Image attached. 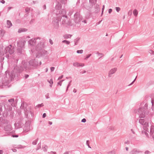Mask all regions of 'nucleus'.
<instances>
[{"label": "nucleus", "instance_id": "f257e3e1", "mask_svg": "<svg viewBox=\"0 0 154 154\" xmlns=\"http://www.w3.org/2000/svg\"><path fill=\"white\" fill-rule=\"evenodd\" d=\"M29 69H30V67L29 62H26L25 61H23L19 67L16 66L14 67L12 71L8 72V76L7 73V71H6L5 72L6 76L7 78L8 79L9 81H11L16 76L19 78L20 73L23 71H26Z\"/></svg>", "mask_w": 154, "mask_h": 154}, {"label": "nucleus", "instance_id": "f03ea898", "mask_svg": "<svg viewBox=\"0 0 154 154\" xmlns=\"http://www.w3.org/2000/svg\"><path fill=\"white\" fill-rule=\"evenodd\" d=\"M66 11L64 9H62L61 10H57L56 14V17L59 19L62 20L61 23L62 24L66 23V21H68V17L66 15Z\"/></svg>", "mask_w": 154, "mask_h": 154}, {"label": "nucleus", "instance_id": "7ed1b4c3", "mask_svg": "<svg viewBox=\"0 0 154 154\" xmlns=\"http://www.w3.org/2000/svg\"><path fill=\"white\" fill-rule=\"evenodd\" d=\"M14 52V48L12 47L11 45H10L8 46L5 48L4 51H2L0 50V54L3 56L5 54L9 53L10 55L13 54Z\"/></svg>", "mask_w": 154, "mask_h": 154}, {"label": "nucleus", "instance_id": "20e7f679", "mask_svg": "<svg viewBox=\"0 0 154 154\" xmlns=\"http://www.w3.org/2000/svg\"><path fill=\"white\" fill-rule=\"evenodd\" d=\"M148 105L145 104L143 107L140 108L138 110V113L139 115V117L144 118L145 117L146 112L147 108Z\"/></svg>", "mask_w": 154, "mask_h": 154}, {"label": "nucleus", "instance_id": "39448f33", "mask_svg": "<svg viewBox=\"0 0 154 154\" xmlns=\"http://www.w3.org/2000/svg\"><path fill=\"white\" fill-rule=\"evenodd\" d=\"M30 66L34 68H36L42 64L41 61L38 63V60L36 59H32L29 61Z\"/></svg>", "mask_w": 154, "mask_h": 154}, {"label": "nucleus", "instance_id": "423d86ee", "mask_svg": "<svg viewBox=\"0 0 154 154\" xmlns=\"http://www.w3.org/2000/svg\"><path fill=\"white\" fill-rule=\"evenodd\" d=\"M62 20L59 19L57 17H54L52 19L51 24L53 28L55 29H58L59 27V22L62 21Z\"/></svg>", "mask_w": 154, "mask_h": 154}, {"label": "nucleus", "instance_id": "0eeeda50", "mask_svg": "<svg viewBox=\"0 0 154 154\" xmlns=\"http://www.w3.org/2000/svg\"><path fill=\"white\" fill-rule=\"evenodd\" d=\"M82 17L79 12H76L74 15V20L75 23H78L82 20Z\"/></svg>", "mask_w": 154, "mask_h": 154}, {"label": "nucleus", "instance_id": "6e6552de", "mask_svg": "<svg viewBox=\"0 0 154 154\" xmlns=\"http://www.w3.org/2000/svg\"><path fill=\"white\" fill-rule=\"evenodd\" d=\"M40 39L41 38L40 37H37L34 38V39H31L28 41V44L32 46H34L37 44L36 40L39 39L40 40Z\"/></svg>", "mask_w": 154, "mask_h": 154}, {"label": "nucleus", "instance_id": "1a4fd4ad", "mask_svg": "<svg viewBox=\"0 0 154 154\" xmlns=\"http://www.w3.org/2000/svg\"><path fill=\"white\" fill-rule=\"evenodd\" d=\"M47 51L45 50H42L41 52H38L36 56V57L39 58L44 57L45 55L47 54Z\"/></svg>", "mask_w": 154, "mask_h": 154}, {"label": "nucleus", "instance_id": "9d476101", "mask_svg": "<svg viewBox=\"0 0 154 154\" xmlns=\"http://www.w3.org/2000/svg\"><path fill=\"white\" fill-rule=\"evenodd\" d=\"M31 108L30 106H28L27 108L26 109H25L24 111V112L25 115H26V116H28V115L29 114H30L32 116V113L30 110Z\"/></svg>", "mask_w": 154, "mask_h": 154}, {"label": "nucleus", "instance_id": "9b49d317", "mask_svg": "<svg viewBox=\"0 0 154 154\" xmlns=\"http://www.w3.org/2000/svg\"><path fill=\"white\" fill-rule=\"evenodd\" d=\"M30 130V125L29 123L26 122L23 128V131L27 132Z\"/></svg>", "mask_w": 154, "mask_h": 154}, {"label": "nucleus", "instance_id": "f8f14e48", "mask_svg": "<svg viewBox=\"0 0 154 154\" xmlns=\"http://www.w3.org/2000/svg\"><path fill=\"white\" fill-rule=\"evenodd\" d=\"M62 5L59 2H57L56 5L55 6V8L56 10H59L62 9Z\"/></svg>", "mask_w": 154, "mask_h": 154}, {"label": "nucleus", "instance_id": "ddd939ff", "mask_svg": "<svg viewBox=\"0 0 154 154\" xmlns=\"http://www.w3.org/2000/svg\"><path fill=\"white\" fill-rule=\"evenodd\" d=\"M117 69L116 68H114L111 69L109 72L108 77H111V75L117 71Z\"/></svg>", "mask_w": 154, "mask_h": 154}, {"label": "nucleus", "instance_id": "4468645a", "mask_svg": "<svg viewBox=\"0 0 154 154\" xmlns=\"http://www.w3.org/2000/svg\"><path fill=\"white\" fill-rule=\"evenodd\" d=\"M142 152L141 151L137 150L136 149H134L130 152V154H137Z\"/></svg>", "mask_w": 154, "mask_h": 154}, {"label": "nucleus", "instance_id": "2eb2a0df", "mask_svg": "<svg viewBox=\"0 0 154 154\" xmlns=\"http://www.w3.org/2000/svg\"><path fill=\"white\" fill-rule=\"evenodd\" d=\"M154 128L153 126H151L150 130V134L152 135V138L154 140Z\"/></svg>", "mask_w": 154, "mask_h": 154}, {"label": "nucleus", "instance_id": "dca6fc26", "mask_svg": "<svg viewBox=\"0 0 154 154\" xmlns=\"http://www.w3.org/2000/svg\"><path fill=\"white\" fill-rule=\"evenodd\" d=\"M89 3L91 6V8L93 5H95L97 2V0H89Z\"/></svg>", "mask_w": 154, "mask_h": 154}, {"label": "nucleus", "instance_id": "f3484780", "mask_svg": "<svg viewBox=\"0 0 154 154\" xmlns=\"http://www.w3.org/2000/svg\"><path fill=\"white\" fill-rule=\"evenodd\" d=\"M17 45L18 47L23 48V43L21 41H19L17 42Z\"/></svg>", "mask_w": 154, "mask_h": 154}, {"label": "nucleus", "instance_id": "a211bd4d", "mask_svg": "<svg viewBox=\"0 0 154 154\" xmlns=\"http://www.w3.org/2000/svg\"><path fill=\"white\" fill-rule=\"evenodd\" d=\"M26 106H25V104L24 102H23L21 103V106L20 107V108L21 109H23L24 111V110L25 109H26L27 108L28 106H26Z\"/></svg>", "mask_w": 154, "mask_h": 154}, {"label": "nucleus", "instance_id": "6ab92c4d", "mask_svg": "<svg viewBox=\"0 0 154 154\" xmlns=\"http://www.w3.org/2000/svg\"><path fill=\"white\" fill-rule=\"evenodd\" d=\"M80 39V38L78 37L76 38L74 40V45H78L79 40Z\"/></svg>", "mask_w": 154, "mask_h": 154}, {"label": "nucleus", "instance_id": "aec40b11", "mask_svg": "<svg viewBox=\"0 0 154 154\" xmlns=\"http://www.w3.org/2000/svg\"><path fill=\"white\" fill-rule=\"evenodd\" d=\"M23 48L22 47H18L17 49V53L19 54H21L22 53Z\"/></svg>", "mask_w": 154, "mask_h": 154}, {"label": "nucleus", "instance_id": "412c9836", "mask_svg": "<svg viewBox=\"0 0 154 154\" xmlns=\"http://www.w3.org/2000/svg\"><path fill=\"white\" fill-rule=\"evenodd\" d=\"M27 31V29L25 28H20L19 29L18 32L20 33L23 32H25Z\"/></svg>", "mask_w": 154, "mask_h": 154}, {"label": "nucleus", "instance_id": "4be33fe9", "mask_svg": "<svg viewBox=\"0 0 154 154\" xmlns=\"http://www.w3.org/2000/svg\"><path fill=\"white\" fill-rule=\"evenodd\" d=\"M47 81L50 84V86L51 87L53 83V80L52 79H50V80H48Z\"/></svg>", "mask_w": 154, "mask_h": 154}, {"label": "nucleus", "instance_id": "5701e85b", "mask_svg": "<svg viewBox=\"0 0 154 154\" xmlns=\"http://www.w3.org/2000/svg\"><path fill=\"white\" fill-rule=\"evenodd\" d=\"M72 36V35L70 34H65L64 36V37L65 39H67L71 38Z\"/></svg>", "mask_w": 154, "mask_h": 154}, {"label": "nucleus", "instance_id": "b1692460", "mask_svg": "<svg viewBox=\"0 0 154 154\" xmlns=\"http://www.w3.org/2000/svg\"><path fill=\"white\" fill-rule=\"evenodd\" d=\"M7 24L8 26V27L9 28H10L11 26H12V23L10 20H7Z\"/></svg>", "mask_w": 154, "mask_h": 154}, {"label": "nucleus", "instance_id": "393cba45", "mask_svg": "<svg viewBox=\"0 0 154 154\" xmlns=\"http://www.w3.org/2000/svg\"><path fill=\"white\" fill-rule=\"evenodd\" d=\"M66 3V0H61L60 1V3H61V4H62V5L63 7H64Z\"/></svg>", "mask_w": 154, "mask_h": 154}, {"label": "nucleus", "instance_id": "a878e982", "mask_svg": "<svg viewBox=\"0 0 154 154\" xmlns=\"http://www.w3.org/2000/svg\"><path fill=\"white\" fill-rule=\"evenodd\" d=\"M99 5H98V4H97L96 5L95 7V9H97V10H95V13H97L98 12L97 10H99Z\"/></svg>", "mask_w": 154, "mask_h": 154}, {"label": "nucleus", "instance_id": "bb28decb", "mask_svg": "<svg viewBox=\"0 0 154 154\" xmlns=\"http://www.w3.org/2000/svg\"><path fill=\"white\" fill-rule=\"evenodd\" d=\"M144 120L143 119H140L139 120V122L142 125H143L144 122Z\"/></svg>", "mask_w": 154, "mask_h": 154}, {"label": "nucleus", "instance_id": "cd10ccee", "mask_svg": "<svg viewBox=\"0 0 154 154\" xmlns=\"http://www.w3.org/2000/svg\"><path fill=\"white\" fill-rule=\"evenodd\" d=\"M138 11L137 10L135 9L133 11V14L135 16H137L138 14Z\"/></svg>", "mask_w": 154, "mask_h": 154}, {"label": "nucleus", "instance_id": "c85d7f7f", "mask_svg": "<svg viewBox=\"0 0 154 154\" xmlns=\"http://www.w3.org/2000/svg\"><path fill=\"white\" fill-rule=\"evenodd\" d=\"M41 148V142H40L39 143H38L37 145V147L36 149V150H39V149H40Z\"/></svg>", "mask_w": 154, "mask_h": 154}, {"label": "nucleus", "instance_id": "c756f323", "mask_svg": "<svg viewBox=\"0 0 154 154\" xmlns=\"http://www.w3.org/2000/svg\"><path fill=\"white\" fill-rule=\"evenodd\" d=\"M62 42L63 43H65L67 45H69L70 43L69 41L65 40H63Z\"/></svg>", "mask_w": 154, "mask_h": 154}, {"label": "nucleus", "instance_id": "7c9ffc66", "mask_svg": "<svg viewBox=\"0 0 154 154\" xmlns=\"http://www.w3.org/2000/svg\"><path fill=\"white\" fill-rule=\"evenodd\" d=\"M38 138H37L35 140L33 141L32 142V144L33 145H35L37 143V142L38 141Z\"/></svg>", "mask_w": 154, "mask_h": 154}, {"label": "nucleus", "instance_id": "2f4dec72", "mask_svg": "<svg viewBox=\"0 0 154 154\" xmlns=\"http://www.w3.org/2000/svg\"><path fill=\"white\" fill-rule=\"evenodd\" d=\"M73 66L75 67H79V63L76 62L73 63Z\"/></svg>", "mask_w": 154, "mask_h": 154}, {"label": "nucleus", "instance_id": "473e14b6", "mask_svg": "<svg viewBox=\"0 0 154 154\" xmlns=\"http://www.w3.org/2000/svg\"><path fill=\"white\" fill-rule=\"evenodd\" d=\"M4 119L3 117H0V121L2 122L3 123H4L5 122H4Z\"/></svg>", "mask_w": 154, "mask_h": 154}, {"label": "nucleus", "instance_id": "72a5a7b5", "mask_svg": "<svg viewBox=\"0 0 154 154\" xmlns=\"http://www.w3.org/2000/svg\"><path fill=\"white\" fill-rule=\"evenodd\" d=\"M48 147V146L47 145H45L44 147H42V148L43 149V151L45 152H46L47 151V148Z\"/></svg>", "mask_w": 154, "mask_h": 154}, {"label": "nucleus", "instance_id": "f704fd0d", "mask_svg": "<svg viewBox=\"0 0 154 154\" xmlns=\"http://www.w3.org/2000/svg\"><path fill=\"white\" fill-rule=\"evenodd\" d=\"M44 106V105L42 103L41 104H38L36 106V107H38V108L41 107H42Z\"/></svg>", "mask_w": 154, "mask_h": 154}, {"label": "nucleus", "instance_id": "c9c22d12", "mask_svg": "<svg viewBox=\"0 0 154 154\" xmlns=\"http://www.w3.org/2000/svg\"><path fill=\"white\" fill-rule=\"evenodd\" d=\"M76 52L78 54H82L83 52L82 50H78Z\"/></svg>", "mask_w": 154, "mask_h": 154}, {"label": "nucleus", "instance_id": "e433bc0d", "mask_svg": "<svg viewBox=\"0 0 154 154\" xmlns=\"http://www.w3.org/2000/svg\"><path fill=\"white\" fill-rule=\"evenodd\" d=\"M91 54H90L87 55L86 57L85 58V60H87L88 58L91 56Z\"/></svg>", "mask_w": 154, "mask_h": 154}, {"label": "nucleus", "instance_id": "4c0bfd02", "mask_svg": "<svg viewBox=\"0 0 154 154\" xmlns=\"http://www.w3.org/2000/svg\"><path fill=\"white\" fill-rule=\"evenodd\" d=\"M64 80H62L57 83V85L61 86L62 85V82L64 81Z\"/></svg>", "mask_w": 154, "mask_h": 154}, {"label": "nucleus", "instance_id": "58836bf2", "mask_svg": "<svg viewBox=\"0 0 154 154\" xmlns=\"http://www.w3.org/2000/svg\"><path fill=\"white\" fill-rule=\"evenodd\" d=\"M89 140H87L86 141V144L88 146V147L89 148H91V146H90V145H89Z\"/></svg>", "mask_w": 154, "mask_h": 154}, {"label": "nucleus", "instance_id": "ea45409f", "mask_svg": "<svg viewBox=\"0 0 154 154\" xmlns=\"http://www.w3.org/2000/svg\"><path fill=\"white\" fill-rule=\"evenodd\" d=\"M14 98H12L10 99H9L8 100V101L9 102H13L14 101Z\"/></svg>", "mask_w": 154, "mask_h": 154}, {"label": "nucleus", "instance_id": "a19ab883", "mask_svg": "<svg viewBox=\"0 0 154 154\" xmlns=\"http://www.w3.org/2000/svg\"><path fill=\"white\" fill-rule=\"evenodd\" d=\"M3 104H0V111L2 112V107H3Z\"/></svg>", "mask_w": 154, "mask_h": 154}, {"label": "nucleus", "instance_id": "79ce46f5", "mask_svg": "<svg viewBox=\"0 0 154 154\" xmlns=\"http://www.w3.org/2000/svg\"><path fill=\"white\" fill-rule=\"evenodd\" d=\"M120 8L119 7H116V10L117 12H119L120 10Z\"/></svg>", "mask_w": 154, "mask_h": 154}, {"label": "nucleus", "instance_id": "37998d69", "mask_svg": "<svg viewBox=\"0 0 154 154\" xmlns=\"http://www.w3.org/2000/svg\"><path fill=\"white\" fill-rule=\"evenodd\" d=\"M85 8L87 9V10H90L91 8V7H89V6H85Z\"/></svg>", "mask_w": 154, "mask_h": 154}, {"label": "nucleus", "instance_id": "c03bdc74", "mask_svg": "<svg viewBox=\"0 0 154 154\" xmlns=\"http://www.w3.org/2000/svg\"><path fill=\"white\" fill-rule=\"evenodd\" d=\"M132 11L131 10L129 11L128 13V14L129 15L131 16L132 14Z\"/></svg>", "mask_w": 154, "mask_h": 154}, {"label": "nucleus", "instance_id": "a18cd8bd", "mask_svg": "<svg viewBox=\"0 0 154 154\" xmlns=\"http://www.w3.org/2000/svg\"><path fill=\"white\" fill-rule=\"evenodd\" d=\"M151 153L148 150H146L145 151V154H149Z\"/></svg>", "mask_w": 154, "mask_h": 154}, {"label": "nucleus", "instance_id": "49530a36", "mask_svg": "<svg viewBox=\"0 0 154 154\" xmlns=\"http://www.w3.org/2000/svg\"><path fill=\"white\" fill-rule=\"evenodd\" d=\"M68 25L70 26H74L75 24L74 23L72 24L70 21L69 22Z\"/></svg>", "mask_w": 154, "mask_h": 154}, {"label": "nucleus", "instance_id": "de8ad7c7", "mask_svg": "<svg viewBox=\"0 0 154 154\" xmlns=\"http://www.w3.org/2000/svg\"><path fill=\"white\" fill-rule=\"evenodd\" d=\"M70 85H71V84L69 83V84L67 87V88H66V91H68Z\"/></svg>", "mask_w": 154, "mask_h": 154}, {"label": "nucleus", "instance_id": "09e8293b", "mask_svg": "<svg viewBox=\"0 0 154 154\" xmlns=\"http://www.w3.org/2000/svg\"><path fill=\"white\" fill-rule=\"evenodd\" d=\"M70 85H71V84L69 83V84L67 87V88H66V91H68Z\"/></svg>", "mask_w": 154, "mask_h": 154}, {"label": "nucleus", "instance_id": "8fccbe9b", "mask_svg": "<svg viewBox=\"0 0 154 154\" xmlns=\"http://www.w3.org/2000/svg\"><path fill=\"white\" fill-rule=\"evenodd\" d=\"M136 79V77L135 78V79L133 81L131 84H130L129 85H128V86H130V85H132L134 83V82L135 81Z\"/></svg>", "mask_w": 154, "mask_h": 154}, {"label": "nucleus", "instance_id": "3c124183", "mask_svg": "<svg viewBox=\"0 0 154 154\" xmlns=\"http://www.w3.org/2000/svg\"><path fill=\"white\" fill-rule=\"evenodd\" d=\"M148 123L147 122H145V123H144V124L143 125H144V126H145V127H146L147 126H148Z\"/></svg>", "mask_w": 154, "mask_h": 154}, {"label": "nucleus", "instance_id": "603ef678", "mask_svg": "<svg viewBox=\"0 0 154 154\" xmlns=\"http://www.w3.org/2000/svg\"><path fill=\"white\" fill-rule=\"evenodd\" d=\"M86 119L85 118H83V119H82V120L81 122H83V123H85V122H86Z\"/></svg>", "mask_w": 154, "mask_h": 154}, {"label": "nucleus", "instance_id": "864d4df0", "mask_svg": "<svg viewBox=\"0 0 154 154\" xmlns=\"http://www.w3.org/2000/svg\"><path fill=\"white\" fill-rule=\"evenodd\" d=\"M29 76V75L28 74H25L24 76V78L25 79L28 78Z\"/></svg>", "mask_w": 154, "mask_h": 154}, {"label": "nucleus", "instance_id": "5fc2aeb1", "mask_svg": "<svg viewBox=\"0 0 154 154\" xmlns=\"http://www.w3.org/2000/svg\"><path fill=\"white\" fill-rule=\"evenodd\" d=\"M55 69V68L54 67H51L50 69L51 72H53V71Z\"/></svg>", "mask_w": 154, "mask_h": 154}, {"label": "nucleus", "instance_id": "6e6d98bb", "mask_svg": "<svg viewBox=\"0 0 154 154\" xmlns=\"http://www.w3.org/2000/svg\"><path fill=\"white\" fill-rule=\"evenodd\" d=\"M149 52L150 53H152L153 55L154 54V51L152 50H150L149 51Z\"/></svg>", "mask_w": 154, "mask_h": 154}, {"label": "nucleus", "instance_id": "4d7b16f0", "mask_svg": "<svg viewBox=\"0 0 154 154\" xmlns=\"http://www.w3.org/2000/svg\"><path fill=\"white\" fill-rule=\"evenodd\" d=\"M151 103L152 104V106H153V105H154V99L153 100L152 99Z\"/></svg>", "mask_w": 154, "mask_h": 154}, {"label": "nucleus", "instance_id": "13d9d810", "mask_svg": "<svg viewBox=\"0 0 154 154\" xmlns=\"http://www.w3.org/2000/svg\"><path fill=\"white\" fill-rule=\"evenodd\" d=\"M63 77V75H62L60 76H59L58 79V80L62 79Z\"/></svg>", "mask_w": 154, "mask_h": 154}, {"label": "nucleus", "instance_id": "bf43d9fd", "mask_svg": "<svg viewBox=\"0 0 154 154\" xmlns=\"http://www.w3.org/2000/svg\"><path fill=\"white\" fill-rule=\"evenodd\" d=\"M29 9L28 8L25 9V11L26 12L29 13Z\"/></svg>", "mask_w": 154, "mask_h": 154}, {"label": "nucleus", "instance_id": "052dcab7", "mask_svg": "<svg viewBox=\"0 0 154 154\" xmlns=\"http://www.w3.org/2000/svg\"><path fill=\"white\" fill-rule=\"evenodd\" d=\"M34 21H35V19H32L31 20V21L30 22V24H32L34 22Z\"/></svg>", "mask_w": 154, "mask_h": 154}, {"label": "nucleus", "instance_id": "680f3d73", "mask_svg": "<svg viewBox=\"0 0 154 154\" xmlns=\"http://www.w3.org/2000/svg\"><path fill=\"white\" fill-rule=\"evenodd\" d=\"M112 11V9L111 8H110L108 10V12L109 14H111Z\"/></svg>", "mask_w": 154, "mask_h": 154}, {"label": "nucleus", "instance_id": "e2e57ef3", "mask_svg": "<svg viewBox=\"0 0 154 154\" xmlns=\"http://www.w3.org/2000/svg\"><path fill=\"white\" fill-rule=\"evenodd\" d=\"M85 66V64L84 63H79V66Z\"/></svg>", "mask_w": 154, "mask_h": 154}, {"label": "nucleus", "instance_id": "0e129e2a", "mask_svg": "<svg viewBox=\"0 0 154 154\" xmlns=\"http://www.w3.org/2000/svg\"><path fill=\"white\" fill-rule=\"evenodd\" d=\"M97 54L98 55H102L103 56V54L102 53H100L98 52H97Z\"/></svg>", "mask_w": 154, "mask_h": 154}, {"label": "nucleus", "instance_id": "69168bd1", "mask_svg": "<svg viewBox=\"0 0 154 154\" xmlns=\"http://www.w3.org/2000/svg\"><path fill=\"white\" fill-rule=\"evenodd\" d=\"M8 126H6L5 127V130L6 131H10V128H9L8 129H7V128Z\"/></svg>", "mask_w": 154, "mask_h": 154}, {"label": "nucleus", "instance_id": "338daca9", "mask_svg": "<svg viewBox=\"0 0 154 154\" xmlns=\"http://www.w3.org/2000/svg\"><path fill=\"white\" fill-rule=\"evenodd\" d=\"M8 53H7V54H6V55H5V56L6 57L8 58H9V54H8Z\"/></svg>", "mask_w": 154, "mask_h": 154}, {"label": "nucleus", "instance_id": "774afa93", "mask_svg": "<svg viewBox=\"0 0 154 154\" xmlns=\"http://www.w3.org/2000/svg\"><path fill=\"white\" fill-rule=\"evenodd\" d=\"M46 113H44L42 115V117L43 118H45L46 117Z\"/></svg>", "mask_w": 154, "mask_h": 154}]
</instances>
